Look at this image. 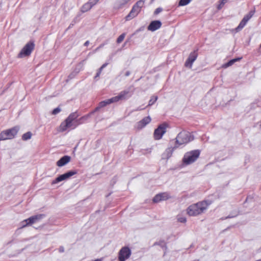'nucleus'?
Masks as SVG:
<instances>
[{
  "instance_id": "obj_7",
  "label": "nucleus",
  "mask_w": 261,
  "mask_h": 261,
  "mask_svg": "<svg viewBox=\"0 0 261 261\" xmlns=\"http://www.w3.org/2000/svg\"><path fill=\"white\" fill-rule=\"evenodd\" d=\"M132 251L128 247H123L118 252V259L119 261H125L130 257Z\"/></svg>"
},
{
  "instance_id": "obj_2",
  "label": "nucleus",
  "mask_w": 261,
  "mask_h": 261,
  "mask_svg": "<svg viewBox=\"0 0 261 261\" xmlns=\"http://www.w3.org/2000/svg\"><path fill=\"white\" fill-rule=\"evenodd\" d=\"M207 200H203L190 205L187 209V213L190 216H197L203 213L211 204Z\"/></svg>"
},
{
  "instance_id": "obj_39",
  "label": "nucleus",
  "mask_w": 261,
  "mask_h": 261,
  "mask_svg": "<svg viewBox=\"0 0 261 261\" xmlns=\"http://www.w3.org/2000/svg\"><path fill=\"white\" fill-rule=\"evenodd\" d=\"M104 44H100L98 47H97L94 51L93 52L95 53L96 51H97L100 48H102L104 46Z\"/></svg>"
},
{
  "instance_id": "obj_44",
  "label": "nucleus",
  "mask_w": 261,
  "mask_h": 261,
  "mask_svg": "<svg viewBox=\"0 0 261 261\" xmlns=\"http://www.w3.org/2000/svg\"><path fill=\"white\" fill-rule=\"evenodd\" d=\"M130 74V71H127L125 73V76H128Z\"/></svg>"
},
{
  "instance_id": "obj_38",
  "label": "nucleus",
  "mask_w": 261,
  "mask_h": 261,
  "mask_svg": "<svg viewBox=\"0 0 261 261\" xmlns=\"http://www.w3.org/2000/svg\"><path fill=\"white\" fill-rule=\"evenodd\" d=\"M162 11V9L161 8H158L155 9L154 14L156 15L158 14L159 13H160Z\"/></svg>"
},
{
  "instance_id": "obj_27",
  "label": "nucleus",
  "mask_w": 261,
  "mask_h": 261,
  "mask_svg": "<svg viewBox=\"0 0 261 261\" xmlns=\"http://www.w3.org/2000/svg\"><path fill=\"white\" fill-rule=\"evenodd\" d=\"M159 195L161 196V199L162 201L166 200L170 198V196L169 195V194L166 192L160 193L159 194Z\"/></svg>"
},
{
  "instance_id": "obj_14",
  "label": "nucleus",
  "mask_w": 261,
  "mask_h": 261,
  "mask_svg": "<svg viewBox=\"0 0 261 261\" xmlns=\"http://www.w3.org/2000/svg\"><path fill=\"white\" fill-rule=\"evenodd\" d=\"M178 147L177 145H175V146L173 147H169L165 151V152L162 154V159H166L168 160L169 158H170L172 153L173 151L176 149Z\"/></svg>"
},
{
  "instance_id": "obj_12",
  "label": "nucleus",
  "mask_w": 261,
  "mask_h": 261,
  "mask_svg": "<svg viewBox=\"0 0 261 261\" xmlns=\"http://www.w3.org/2000/svg\"><path fill=\"white\" fill-rule=\"evenodd\" d=\"M132 92L127 89L120 92L118 95L119 101L126 100L132 95Z\"/></svg>"
},
{
  "instance_id": "obj_30",
  "label": "nucleus",
  "mask_w": 261,
  "mask_h": 261,
  "mask_svg": "<svg viewBox=\"0 0 261 261\" xmlns=\"http://www.w3.org/2000/svg\"><path fill=\"white\" fill-rule=\"evenodd\" d=\"M109 104L117 102L119 101L118 95L108 99Z\"/></svg>"
},
{
  "instance_id": "obj_23",
  "label": "nucleus",
  "mask_w": 261,
  "mask_h": 261,
  "mask_svg": "<svg viewBox=\"0 0 261 261\" xmlns=\"http://www.w3.org/2000/svg\"><path fill=\"white\" fill-rule=\"evenodd\" d=\"M240 59H241V58H240L232 59V60H230L229 61H228L227 63L224 64L223 65V67L225 68H226L229 66H230L232 65H233L236 62L239 61Z\"/></svg>"
},
{
  "instance_id": "obj_19",
  "label": "nucleus",
  "mask_w": 261,
  "mask_h": 261,
  "mask_svg": "<svg viewBox=\"0 0 261 261\" xmlns=\"http://www.w3.org/2000/svg\"><path fill=\"white\" fill-rule=\"evenodd\" d=\"M130 0H117L116 2L115 7L120 9L126 5Z\"/></svg>"
},
{
  "instance_id": "obj_37",
  "label": "nucleus",
  "mask_w": 261,
  "mask_h": 261,
  "mask_svg": "<svg viewBox=\"0 0 261 261\" xmlns=\"http://www.w3.org/2000/svg\"><path fill=\"white\" fill-rule=\"evenodd\" d=\"M99 0H89L88 3L93 7L97 4Z\"/></svg>"
},
{
  "instance_id": "obj_24",
  "label": "nucleus",
  "mask_w": 261,
  "mask_h": 261,
  "mask_svg": "<svg viewBox=\"0 0 261 261\" xmlns=\"http://www.w3.org/2000/svg\"><path fill=\"white\" fill-rule=\"evenodd\" d=\"M154 246L155 245H159L161 247H162L163 249H164L165 251H166L167 249V247L164 241H160L158 242H155L153 244Z\"/></svg>"
},
{
  "instance_id": "obj_46",
  "label": "nucleus",
  "mask_w": 261,
  "mask_h": 261,
  "mask_svg": "<svg viewBox=\"0 0 261 261\" xmlns=\"http://www.w3.org/2000/svg\"><path fill=\"white\" fill-rule=\"evenodd\" d=\"M89 44V41H86L85 42V43H84V45L85 46H88Z\"/></svg>"
},
{
  "instance_id": "obj_47",
  "label": "nucleus",
  "mask_w": 261,
  "mask_h": 261,
  "mask_svg": "<svg viewBox=\"0 0 261 261\" xmlns=\"http://www.w3.org/2000/svg\"><path fill=\"white\" fill-rule=\"evenodd\" d=\"M145 108H138L136 111H140V110H144Z\"/></svg>"
},
{
  "instance_id": "obj_35",
  "label": "nucleus",
  "mask_w": 261,
  "mask_h": 261,
  "mask_svg": "<svg viewBox=\"0 0 261 261\" xmlns=\"http://www.w3.org/2000/svg\"><path fill=\"white\" fill-rule=\"evenodd\" d=\"M20 224H21L20 228H23V227H25L27 226H28V222H27V219L24 220L23 221H22L21 222Z\"/></svg>"
},
{
  "instance_id": "obj_10",
  "label": "nucleus",
  "mask_w": 261,
  "mask_h": 261,
  "mask_svg": "<svg viewBox=\"0 0 261 261\" xmlns=\"http://www.w3.org/2000/svg\"><path fill=\"white\" fill-rule=\"evenodd\" d=\"M198 56L197 50H194L191 53L185 62V65L186 67L191 68L193 62L196 60Z\"/></svg>"
},
{
  "instance_id": "obj_32",
  "label": "nucleus",
  "mask_w": 261,
  "mask_h": 261,
  "mask_svg": "<svg viewBox=\"0 0 261 261\" xmlns=\"http://www.w3.org/2000/svg\"><path fill=\"white\" fill-rule=\"evenodd\" d=\"M125 36V33H123L120 35L117 39V43H120L124 39Z\"/></svg>"
},
{
  "instance_id": "obj_4",
  "label": "nucleus",
  "mask_w": 261,
  "mask_h": 261,
  "mask_svg": "<svg viewBox=\"0 0 261 261\" xmlns=\"http://www.w3.org/2000/svg\"><path fill=\"white\" fill-rule=\"evenodd\" d=\"M200 153L198 149L186 152L182 159L183 163L187 165L194 163L199 158Z\"/></svg>"
},
{
  "instance_id": "obj_6",
  "label": "nucleus",
  "mask_w": 261,
  "mask_h": 261,
  "mask_svg": "<svg viewBox=\"0 0 261 261\" xmlns=\"http://www.w3.org/2000/svg\"><path fill=\"white\" fill-rule=\"evenodd\" d=\"M144 4V0L138 1L133 7L129 14L125 17L126 20H130L136 17L141 11Z\"/></svg>"
},
{
  "instance_id": "obj_21",
  "label": "nucleus",
  "mask_w": 261,
  "mask_h": 261,
  "mask_svg": "<svg viewBox=\"0 0 261 261\" xmlns=\"http://www.w3.org/2000/svg\"><path fill=\"white\" fill-rule=\"evenodd\" d=\"M255 13V9L250 11L247 14L245 15L243 18V20L248 22Z\"/></svg>"
},
{
  "instance_id": "obj_40",
  "label": "nucleus",
  "mask_w": 261,
  "mask_h": 261,
  "mask_svg": "<svg viewBox=\"0 0 261 261\" xmlns=\"http://www.w3.org/2000/svg\"><path fill=\"white\" fill-rule=\"evenodd\" d=\"M108 65V63H105L103 64L100 67V68L99 69V70H100V71H101L102 70V69L105 68Z\"/></svg>"
},
{
  "instance_id": "obj_11",
  "label": "nucleus",
  "mask_w": 261,
  "mask_h": 261,
  "mask_svg": "<svg viewBox=\"0 0 261 261\" xmlns=\"http://www.w3.org/2000/svg\"><path fill=\"white\" fill-rule=\"evenodd\" d=\"M151 120L150 116L144 117L141 120L137 123L135 125V128L138 130L142 129L146 125L149 124Z\"/></svg>"
},
{
  "instance_id": "obj_29",
  "label": "nucleus",
  "mask_w": 261,
  "mask_h": 261,
  "mask_svg": "<svg viewBox=\"0 0 261 261\" xmlns=\"http://www.w3.org/2000/svg\"><path fill=\"white\" fill-rule=\"evenodd\" d=\"M192 0H180L178 3L179 6H184L188 5Z\"/></svg>"
},
{
  "instance_id": "obj_36",
  "label": "nucleus",
  "mask_w": 261,
  "mask_h": 261,
  "mask_svg": "<svg viewBox=\"0 0 261 261\" xmlns=\"http://www.w3.org/2000/svg\"><path fill=\"white\" fill-rule=\"evenodd\" d=\"M227 0H222L220 4L218 6V9H221L223 6L226 3Z\"/></svg>"
},
{
  "instance_id": "obj_9",
  "label": "nucleus",
  "mask_w": 261,
  "mask_h": 261,
  "mask_svg": "<svg viewBox=\"0 0 261 261\" xmlns=\"http://www.w3.org/2000/svg\"><path fill=\"white\" fill-rule=\"evenodd\" d=\"M168 125L166 123H163L160 125L154 130L153 136L155 140L161 139L164 134L166 132V129Z\"/></svg>"
},
{
  "instance_id": "obj_8",
  "label": "nucleus",
  "mask_w": 261,
  "mask_h": 261,
  "mask_svg": "<svg viewBox=\"0 0 261 261\" xmlns=\"http://www.w3.org/2000/svg\"><path fill=\"white\" fill-rule=\"evenodd\" d=\"M35 44L32 42H28L18 55L19 58L29 56L34 48Z\"/></svg>"
},
{
  "instance_id": "obj_25",
  "label": "nucleus",
  "mask_w": 261,
  "mask_h": 261,
  "mask_svg": "<svg viewBox=\"0 0 261 261\" xmlns=\"http://www.w3.org/2000/svg\"><path fill=\"white\" fill-rule=\"evenodd\" d=\"M158 99V97L157 96H152L150 98V99L149 101L148 105L147 106V107L153 105L156 102Z\"/></svg>"
},
{
  "instance_id": "obj_34",
  "label": "nucleus",
  "mask_w": 261,
  "mask_h": 261,
  "mask_svg": "<svg viewBox=\"0 0 261 261\" xmlns=\"http://www.w3.org/2000/svg\"><path fill=\"white\" fill-rule=\"evenodd\" d=\"M61 111V109L59 107L55 108L54 109V110L52 111V114L53 115H56L58 114Z\"/></svg>"
},
{
  "instance_id": "obj_31",
  "label": "nucleus",
  "mask_w": 261,
  "mask_h": 261,
  "mask_svg": "<svg viewBox=\"0 0 261 261\" xmlns=\"http://www.w3.org/2000/svg\"><path fill=\"white\" fill-rule=\"evenodd\" d=\"M177 221L179 222L185 223L187 221V219L185 217L178 215L177 217Z\"/></svg>"
},
{
  "instance_id": "obj_43",
  "label": "nucleus",
  "mask_w": 261,
  "mask_h": 261,
  "mask_svg": "<svg viewBox=\"0 0 261 261\" xmlns=\"http://www.w3.org/2000/svg\"><path fill=\"white\" fill-rule=\"evenodd\" d=\"M101 72V71H100V70H98V72H97V73H96V75L95 76V78L99 77Z\"/></svg>"
},
{
  "instance_id": "obj_18",
  "label": "nucleus",
  "mask_w": 261,
  "mask_h": 261,
  "mask_svg": "<svg viewBox=\"0 0 261 261\" xmlns=\"http://www.w3.org/2000/svg\"><path fill=\"white\" fill-rule=\"evenodd\" d=\"M67 180L66 176L65 174H63L59 175L58 177H57L55 180H53L51 182L52 185L56 184L59 182H61L63 180Z\"/></svg>"
},
{
  "instance_id": "obj_28",
  "label": "nucleus",
  "mask_w": 261,
  "mask_h": 261,
  "mask_svg": "<svg viewBox=\"0 0 261 261\" xmlns=\"http://www.w3.org/2000/svg\"><path fill=\"white\" fill-rule=\"evenodd\" d=\"M76 173H77V172L74 170L69 171L65 173L67 179H69L72 176L76 174Z\"/></svg>"
},
{
  "instance_id": "obj_33",
  "label": "nucleus",
  "mask_w": 261,
  "mask_h": 261,
  "mask_svg": "<svg viewBox=\"0 0 261 261\" xmlns=\"http://www.w3.org/2000/svg\"><path fill=\"white\" fill-rule=\"evenodd\" d=\"M153 200V202H154V203H158V202H159L160 201H162L161 199V196H160L158 194L156 195L152 199Z\"/></svg>"
},
{
  "instance_id": "obj_13",
  "label": "nucleus",
  "mask_w": 261,
  "mask_h": 261,
  "mask_svg": "<svg viewBox=\"0 0 261 261\" xmlns=\"http://www.w3.org/2000/svg\"><path fill=\"white\" fill-rule=\"evenodd\" d=\"M161 26L162 22L160 20H153L147 27V29L151 32H154L159 29Z\"/></svg>"
},
{
  "instance_id": "obj_48",
  "label": "nucleus",
  "mask_w": 261,
  "mask_h": 261,
  "mask_svg": "<svg viewBox=\"0 0 261 261\" xmlns=\"http://www.w3.org/2000/svg\"><path fill=\"white\" fill-rule=\"evenodd\" d=\"M256 261H261V259H258V260H257Z\"/></svg>"
},
{
  "instance_id": "obj_1",
  "label": "nucleus",
  "mask_w": 261,
  "mask_h": 261,
  "mask_svg": "<svg viewBox=\"0 0 261 261\" xmlns=\"http://www.w3.org/2000/svg\"><path fill=\"white\" fill-rule=\"evenodd\" d=\"M79 116V114L77 112L71 113L66 120L60 124V130L64 132L68 128L74 129L79 124L82 123L84 121L86 120L90 116V114H88L79 119H76Z\"/></svg>"
},
{
  "instance_id": "obj_3",
  "label": "nucleus",
  "mask_w": 261,
  "mask_h": 261,
  "mask_svg": "<svg viewBox=\"0 0 261 261\" xmlns=\"http://www.w3.org/2000/svg\"><path fill=\"white\" fill-rule=\"evenodd\" d=\"M175 145L178 147L184 145L194 140V137L189 132L183 130L180 132L176 138Z\"/></svg>"
},
{
  "instance_id": "obj_45",
  "label": "nucleus",
  "mask_w": 261,
  "mask_h": 261,
  "mask_svg": "<svg viewBox=\"0 0 261 261\" xmlns=\"http://www.w3.org/2000/svg\"><path fill=\"white\" fill-rule=\"evenodd\" d=\"M234 216H230V215H229L228 216L225 217V218H222L223 220H224V219H227V218H233Z\"/></svg>"
},
{
  "instance_id": "obj_5",
  "label": "nucleus",
  "mask_w": 261,
  "mask_h": 261,
  "mask_svg": "<svg viewBox=\"0 0 261 261\" xmlns=\"http://www.w3.org/2000/svg\"><path fill=\"white\" fill-rule=\"evenodd\" d=\"M19 130L18 126L2 131L0 133V141H4L14 138Z\"/></svg>"
},
{
  "instance_id": "obj_16",
  "label": "nucleus",
  "mask_w": 261,
  "mask_h": 261,
  "mask_svg": "<svg viewBox=\"0 0 261 261\" xmlns=\"http://www.w3.org/2000/svg\"><path fill=\"white\" fill-rule=\"evenodd\" d=\"M44 217V215H35L27 219V222H28V226L30 225H32V224H34L37 222L39 220H40L42 219Z\"/></svg>"
},
{
  "instance_id": "obj_42",
  "label": "nucleus",
  "mask_w": 261,
  "mask_h": 261,
  "mask_svg": "<svg viewBox=\"0 0 261 261\" xmlns=\"http://www.w3.org/2000/svg\"><path fill=\"white\" fill-rule=\"evenodd\" d=\"M78 72H79V71H76L75 74H74L73 73H72L71 74H70L69 75V77H70V79L72 78Z\"/></svg>"
},
{
  "instance_id": "obj_41",
  "label": "nucleus",
  "mask_w": 261,
  "mask_h": 261,
  "mask_svg": "<svg viewBox=\"0 0 261 261\" xmlns=\"http://www.w3.org/2000/svg\"><path fill=\"white\" fill-rule=\"evenodd\" d=\"M59 251L60 252L62 253L64 251V248L63 246H60L59 248Z\"/></svg>"
},
{
  "instance_id": "obj_20",
  "label": "nucleus",
  "mask_w": 261,
  "mask_h": 261,
  "mask_svg": "<svg viewBox=\"0 0 261 261\" xmlns=\"http://www.w3.org/2000/svg\"><path fill=\"white\" fill-rule=\"evenodd\" d=\"M92 6L88 3L85 4L81 8V11L83 13L87 12L92 8Z\"/></svg>"
},
{
  "instance_id": "obj_22",
  "label": "nucleus",
  "mask_w": 261,
  "mask_h": 261,
  "mask_svg": "<svg viewBox=\"0 0 261 261\" xmlns=\"http://www.w3.org/2000/svg\"><path fill=\"white\" fill-rule=\"evenodd\" d=\"M247 22L242 19L240 22L239 25L236 28V32L241 31L247 24Z\"/></svg>"
},
{
  "instance_id": "obj_17",
  "label": "nucleus",
  "mask_w": 261,
  "mask_h": 261,
  "mask_svg": "<svg viewBox=\"0 0 261 261\" xmlns=\"http://www.w3.org/2000/svg\"><path fill=\"white\" fill-rule=\"evenodd\" d=\"M108 105H110L109 102V101H108V99L102 101H101V102H100L99 103V105H98V107H97L94 109V110L93 111L91 112L89 114H90V115H91L94 114L95 112L98 111L100 109H101L102 108H103V107H106V106H107Z\"/></svg>"
},
{
  "instance_id": "obj_15",
  "label": "nucleus",
  "mask_w": 261,
  "mask_h": 261,
  "mask_svg": "<svg viewBox=\"0 0 261 261\" xmlns=\"http://www.w3.org/2000/svg\"><path fill=\"white\" fill-rule=\"evenodd\" d=\"M71 160V157L68 155H64L57 162V165L58 167H62L68 163Z\"/></svg>"
},
{
  "instance_id": "obj_26",
  "label": "nucleus",
  "mask_w": 261,
  "mask_h": 261,
  "mask_svg": "<svg viewBox=\"0 0 261 261\" xmlns=\"http://www.w3.org/2000/svg\"><path fill=\"white\" fill-rule=\"evenodd\" d=\"M32 136V133L30 132H28L22 135V139L24 141L28 140L31 138Z\"/></svg>"
}]
</instances>
